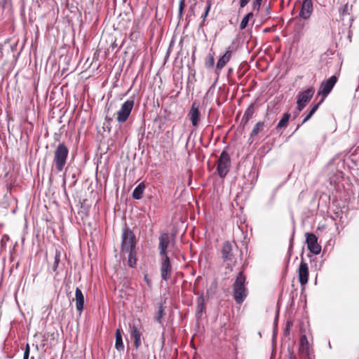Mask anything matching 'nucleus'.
<instances>
[{"instance_id": "nucleus-1", "label": "nucleus", "mask_w": 359, "mask_h": 359, "mask_svg": "<svg viewBox=\"0 0 359 359\" xmlns=\"http://www.w3.org/2000/svg\"><path fill=\"white\" fill-rule=\"evenodd\" d=\"M137 239L133 231L125 224L121 231V253L122 255H128V265L135 268L137 265Z\"/></svg>"}, {"instance_id": "nucleus-2", "label": "nucleus", "mask_w": 359, "mask_h": 359, "mask_svg": "<svg viewBox=\"0 0 359 359\" xmlns=\"http://www.w3.org/2000/svg\"><path fill=\"white\" fill-rule=\"evenodd\" d=\"M238 252V248L235 243L228 241L223 243L221 250L222 259L225 265V269L229 271H232L233 266L236 264Z\"/></svg>"}, {"instance_id": "nucleus-3", "label": "nucleus", "mask_w": 359, "mask_h": 359, "mask_svg": "<svg viewBox=\"0 0 359 359\" xmlns=\"http://www.w3.org/2000/svg\"><path fill=\"white\" fill-rule=\"evenodd\" d=\"M245 282V276L243 274V271L239 272L233 285V295L238 304H241L248 296Z\"/></svg>"}, {"instance_id": "nucleus-4", "label": "nucleus", "mask_w": 359, "mask_h": 359, "mask_svg": "<svg viewBox=\"0 0 359 359\" xmlns=\"http://www.w3.org/2000/svg\"><path fill=\"white\" fill-rule=\"evenodd\" d=\"M69 149L64 142L59 143L53 151V164L57 171L63 170L67 164Z\"/></svg>"}, {"instance_id": "nucleus-5", "label": "nucleus", "mask_w": 359, "mask_h": 359, "mask_svg": "<svg viewBox=\"0 0 359 359\" xmlns=\"http://www.w3.org/2000/svg\"><path fill=\"white\" fill-rule=\"evenodd\" d=\"M231 165L229 154L226 151H223L217 161V171L220 177L224 178L226 177L229 171Z\"/></svg>"}, {"instance_id": "nucleus-6", "label": "nucleus", "mask_w": 359, "mask_h": 359, "mask_svg": "<svg viewBox=\"0 0 359 359\" xmlns=\"http://www.w3.org/2000/svg\"><path fill=\"white\" fill-rule=\"evenodd\" d=\"M134 98L126 100L121 105V109L116 112V120L118 123H125L130 116L134 107Z\"/></svg>"}, {"instance_id": "nucleus-7", "label": "nucleus", "mask_w": 359, "mask_h": 359, "mask_svg": "<svg viewBox=\"0 0 359 359\" xmlns=\"http://www.w3.org/2000/svg\"><path fill=\"white\" fill-rule=\"evenodd\" d=\"M315 93V89L310 87L304 91L299 92L297 95V109L301 111L309 102Z\"/></svg>"}, {"instance_id": "nucleus-8", "label": "nucleus", "mask_w": 359, "mask_h": 359, "mask_svg": "<svg viewBox=\"0 0 359 359\" xmlns=\"http://www.w3.org/2000/svg\"><path fill=\"white\" fill-rule=\"evenodd\" d=\"M337 81V77L336 76H332L329 79L323 81L320 86L319 90L318 92V95H322L323 98L327 96V95L331 92L334 86Z\"/></svg>"}, {"instance_id": "nucleus-9", "label": "nucleus", "mask_w": 359, "mask_h": 359, "mask_svg": "<svg viewBox=\"0 0 359 359\" xmlns=\"http://www.w3.org/2000/svg\"><path fill=\"white\" fill-rule=\"evenodd\" d=\"M306 243L307 248L314 255L320 254L321 251V246L318 243V238L313 233H306Z\"/></svg>"}, {"instance_id": "nucleus-10", "label": "nucleus", "mask_w": 359, "mask_h": 359, "mask_svg": "<svg viewBox=\"0 0 359 359\" xmlns=\"http://www.w3.org/2000/svg\"><path fill=\"white\" fill-rule=\"evenodd\" d=\"M160 271L161 276L163 280H168L170 278L172 273V265L168 256L161 257Z\"/></svg>"}, {"instance_id": "nucleus-11", "label": "nucleus", "mask_w": 359, "mask_h": 359, "mask_svg": "<svg viewBox=\"0 0 359 359\" xmlns=\"http://www.w3.org/2000/svg\"><path fill=\"white\" fill-rule=\"evenodd\" d=\"M311 349L309 347L307 337L303 334L300 337L299 346V357L304 359H311L310 356Z\"/></svg>"}, {"instance_id": "nucleus-12", "label": "nucleus", "mask_w": 359, "mask_h": 359, "mask_svg": "<svg viewBox=\"0 0 359 359\" xmlns=\"http://www.w3.org/2000/svg\"><path fill=\"white\" fill-rule=\"evenodd\" d=\"M309 266L308 264L304 261V258H302L301 263L298 268V278L299 282L301 285H305L309 280Z\"/></svg>"}, {"instance_id": "nucleus-13", "label": "nucleus", "mask_w": 359, "mask_h": 359, "mask_svg": "<svg viewBox=\"0 0 359 359\" xmlns=\"http://www.w3.org/2000/svg\"><path fill=\"white\" fill-rule=\"evenodd\" d=\"M158 250L161 257H165L168 255L167 249L170 243V236L166 233H163L160 235L159 238Z\"/></svg>"}, {"instance_id": "nucleus-14", "label": "nucleus", "mask_w": 359, "mask_h": 359, "mask_svg": "<svg viewBox=\"0 0 359 359\" xmlns=\"http://www.w3.org/2000/svg\"><path fill=\"white\" fill-rule=\"evenodd\" d=\"M313 12V2L312 0H302V8L299 12V17L307 20L310 18Z\"/></svg>"}, {"instance_id": "nucleus-15", "label": "nucleus", "mask_w": 359, "mask_h": 359, "mask_svg": "<svg viewBox=\"0 0 359 359\" xmlns=\"http://www.w3.org/2000/svg\"><path fill=\"white\" fill-rule=\"evenodd\" d=\"M188 116L190 121H191L192 125L194 127H196L198 125L200 121V111L198 107L196 106L195 103L192 104Z\"/></svg>"}, {"instance_id": "nucleus-16", "label": "nucleus", "mask_w": 359, "mask_h": 359, "mask_svg": "<svg viewBox=\"0 0 359 359\" xmlns=\"http://www.w3.org/2000/svg\"><path fill=\"white\" fill-rule=\"evenodd\" d=\"M75 301L76 310L81 314L83 310L84 296L79 287H76L75 290Z\"/></svg>"}, {"instance_id": "nucleus-17", "label": "nucleus", "mask_w": 359, "mask_h": 359, "mask_svg": "<svg viewBox=\"0 0 359 359\" xmlns=\"http://www.w3.org/2000/svg\"><path fill=\"white\" fill-rule=\"evenodd\" d=\"M232 56V51L228 50L226 53L219 57L217 62V69L221 70L229 62Z\"/></svg>"}, {"instance_id": "nucleus-18", "label": "nucleus", "mask_w": 359, "mask_h": 359, "mask_svg": "<svg viewBox=\"0 0 359 359\" xmlns=\"http://www.w3.org/2000/svg\"><path fill=\"white\" fill-rule=\"evenodd\" d=\"M115 348L118 351L121 352L124 351V344L122 338V331L121 329H117L115 332Z\"/></svg>"}, {"instance_id": "nucleus-19", "label": "nucleus", "mask_w": 359, "mask_h": 359, "mask_svg": "<svg viewBox=\"0 0 359 359\" xmlns=\"http://www.w3.org/2000/svg\"><path fill=\"white\" fill-rule=\"evenodd\" d=\"M250 0H239L240 8L245 7ZM262 0H254L252 4V11H257V12L260 10Z\"/></svg>"}, {"instance_id": "nucleus-20", "label": "nucleus", "mask_w": 359, "mask_h": 359, "mask_svg": "<svg viewBox=\"0 0 359 359\" xmlns=\"http://www.w3.org/2000/svg\"><path fill=\"white\" fill-rule=\"evenodd\" d=\"M144 189L145 184L144 182H141L133 190V198L136 200L141 199L142 198Z\"/></svg>"}, {"instance_id": "nucleus-21", "label": "nucleus", "mask_w": 359, "mask_h": 359, "mask_svg": "<svg viewBox=\"0 0 359 359\" xmlns=\"http://www.w3.org/2000/svg\"><path fill=\"white\" fill-rule=\"evenodd\" d=\"M255 113V107L254 104H251L246 111H245V114L242 118V122L244 123V124L247 123L250 119L252 117L253 114Z\"/></svg>"}, {"instance_id": "nucleus-22", "label": "nucleus", "mask_w": 359, "mask_h": 359, "mask_svg": "<svg viewBox=\"0 0 359 359\" xmlns=\"http://www.w3.org/2000/svg\"><path fill=\"white\" fill-rule=\"evenodd\" d=\"M264 122L263 121H259L257 122L255 127L253 128L251 133L250 140L254 138L255 136H257L260 132H262L264 128Z\"/></svg>"}, {"instance_id": "nucleus-23", "label": "nucleus", "mask_w": 359, "mask_h": 359, "mask_svg": "<svg viewBox=\"0 0 359 359\" xmlns=\"http://www.w3.org/2000/svg\"><path fill=\"white\" fill-rule=\"evenodd\" d=\"M323 102V99H321V100L314 104L312 108L311 109L309 113L307 114V116L303 119L302 122V125H303L304 123H305L306 121H308L311 118V116L315 114V112L317 111V109H318L319 107V105Z\"/></svg>"}, {"instance_id": "nucleus-24", "label": "nucleus", "mask_w": 359, "mask_h": 359, "mask_svg": "<svg viewBox=\"0 0 359 359\" xmlns=\"http://www.w3.org/2000/svg\"><path fill=\"white\" fill-rule=\"evenodd\" d=\"M323 102V99H321V100L314 104L312 108L311 109L309 113L307 114V116L303 119L302 122V125H303L304 123H305L306 121H308L311 118V116L315 114V112L317 111V109H318L319 107V105Z\"/></svg>"}, {"instance_id": "nucleus-25", "label": "nucleus", "mask_w": 359, "mask_h": 359, "mask_svg": "<svg viewBox=\"0 0 359 359\" xmlns=\"http://www.w3.org/2000/svg\"><path fill=\"white\" fill-rule=\"evenodd\" d=\"M254 14L253 12H250L246 14L243 18L242 19L240 24V29L241 30L245 29L249 23V21L253 18Z\"/></svg>"}, {"instance_id": "nucleus-26", "label": "nucleus", "mask_w": 359, "mask_h": 359, "mask_svg": "<svg viewBox=\"0 0 359 359\" xmlns=\"http://www.w3.org/2000/svg\"><path fill=\"white\" fill-rule=\"evenodd\" d=\"M290 118V114L289 113L284 114L281 119L279 121L276 126V129L286 127L287 126Z\"/></svg>"}, {"instance_id": "nucleus-27", "label": "nucleus", "mask_w": 359, "mask_h": 359, "mask_svg": "<svg viewBox=\"0 0 359 359\" xmlns=\"http://www.w3.org/2000/svg\"><path fill=\"white\" fill-rule=\"evenodd\" d=\"M141 336L142 334L136 326L130 327V337L133 339H141Z\"/></svg>"}, {"instance_id": "nucleus-28", "label": "nucleus", "mask_w": 359, "mask_h": 359, "mask_svg": "<svg viewBox=\"0 0 359 359\" xmlns=\"http://www.w3.org/2000/svg\"><path fill=\"white\" fill-rule=\"evenodd\" d=\"M215 65V59H214V57L211 54H209L206 59H205V65L207 68H212Z\"/></svg>"}, {"instance_id": "nucleus-29", "label": "nucleus", "mask_w": 359, "mask_h": 359, "mask_svg": "<svg viewBox=\"0 0 359 359\" xmlns=\"http://www.w3.org/2000/svg\"><path fill=\"white\" fill-rule=\"evenodd\" d=\"M163 312H164L163 306L162 304H161L158 306V312L156 316V320L159 323H162L161 319L163 316Z\"/></svg>"}, {"instance_id": "nucleus-30", "label": "nucleus", "mask_w": 359, "mask_h": 359, "mask_svg": "<svg viewBox=\"0 0 359 359\" xmlns=\"http://www.w3.org/2000/svg\"><path fill=\"white\" fill-rule=\"evenodd\" d=\"M211 6H212L211 0H208L207 5H206V7L205 8V12H204L203 15L201 17L203 22H204L205 21L206 18H207V16H208V15L209 13L210 10Z\"/></svg>"}, {"instance_id": "nucleus-31", "label": "nucleus", "mask_w": 359, "mask_h": 359, "mask_svg": "<svg viewBox=\"0 0 359 359\" xmlns=\"http://www.w3.org/2000/svg\"><path fill=\"white\" fill-rule=\"evenodd\" d=\"M60 261V252L59 250H56L55 255V262L53 266V271H55L57 270V268L58 266Z\"/></svg>"}, {"instance_id": "nucleus-32", "label": "nucleus", "mask_w": 359, "mask_h": 359, "mask_svg": "<svg viewBox=\"0 0 359 359\" xmlns=\"http://www.w3.org/2000/svg\"><path fill=\"white\" fill-rule=\"evenodd\" d=\"M194 3L193 4H191L189 7V17L194 16L196 15L195 8H196V6H197V0H194Z\"/></svg>"}, {"instance_id": "nucleus-33", "label": "nucleus", "mask_w": 359, "mask_h": 359, "mask_svg": "<svg viewBox=\"0 0 359 359\" xmlns=\"http://www.w3.org/2000/svg\"><path fill=\"white\" fill-rule=\"evenodd\" d=\"M185 7V0H180L179 4V15L181 17Z\"/></svg>"}, {"instance_id": "nucleus-34", "label": "nucleus", "mask_w": 359, "mask_h": 359, "mask_svg": "<svg viewBox=\"0 0 359 359\" xmlns=\"http://www.w3.org/2000/svg\"><path fill=\"white\" fill-rule=\"evenodd\" d=\"M30 352V348L29 344H27L24 351L23 359H28Z\"/></svg>"}, {"instance_id": "nucleus-35", "label": "nucleus", "mask_w": 359, "mask_h": 359, "mask_svg": "<svg viewBox=\"0 0 359 359\" xmlns=\"http://www.w3.org/2000/svg\"><path fill=\"white\" fill-rule=\"evenodd\" d=\"M133 340H134V346L135 347L136 349H138L142 344L141 339H133Z\"/></svg>"}, {"instance_id": "nucleus-36", "label": "nucleus", "mask_w": 359, "mask_h": 359, "mask_svg": "<svg viewBox=\"0 0 359 359\" xmlns=\"http://www.w3.org/2000/svg\"><path fill=\"white\" fill-rule=\"evenodd\" d=\"M144 281L147 283V285L149 286H150L151 285V280L148 278V276L147 275L144 276Z\"/></svg>"}, {"instance_id": "nucleus-37", "label": "nucleus", "mask_w": 359, "mask_h": 359, "mask_svg": "<svg viewBox=\"0 0 359 359\" xmlns=\"http://www.w3.org/2000/svg\"><path fill=\"white\" fill-rule=\"evenodd\" d=\"M198 306L200 307V311L202 312L203 308L204 306V302L203 300H202V302H199Z\"/></svg>"}, {"instance_id": "nucleus-38", "label": "nucleus", "mask_w": 359, "mask_h": 359, "mask_svg": "<svg viewBox=\"0 0 359 359\" xmlns=\"http://www.w3.org/2000/svg\"><path fill=\"white\" fill-rule=\"evenodd\" d=\"M105 120H106L107 122H109H109L112 121L113 118H111V117H109L108 116H106V118H105Z\"/></svg>"}, {"instance_id": "nucleus-39", "label": "nucleus", "mask_w": 359, "mask_h": 359, "mask_svg": "<svg viewBox=\"0 0 359 359\" xmlns=\"http://www.w3.org/2000/svg\"><path fill=\"white\" fill-rule=\"evenodd\" d=\"M266 15H269V14H270V12H271V8H270V6H268V7L266 8Z\"/></svg>"}, {"instance_id": "nucleus-40", "label": "nucleus", "mask_w": 359, "mask_h": 359, "mask_svg": "<svg viewBox=\"0 0 359 359\" xmlns=\"http://www.w3.org/2000/svg\"><path fill=\"white\" fill-rule=\"evenodd\" d=\"M290 359H296V358L293 355H291Z\"/></svg>"}]
</instances>
